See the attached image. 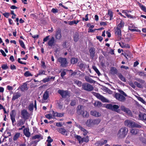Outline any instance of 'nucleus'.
I'll return each mask as SVG.
<instances>
[{
	"instance_id": "nucleus-1",
	"label": "nucleus",
	"mask_w": 146,
	"mask_h": 146,
	"mask_svg": "<svg viewBox=\"0 0 146 146\" xmlns=\"http://www.w3.org/2000/svg\"><path fill=\"white\" fill-rule=\"evenodd\" d=\"M124 124L125 126L131 128L141 127V125L129 119L125 120L124 122Z\"/></svg>"
},
{
	"instance_id": "nucleus-2",
	"label": "nucleus",
	"mask_w": 146,
	"mask_h": 146,
	"mask_svg": "<svg viewBox=\"0 0 146 146\" xmlns=\"http://www.w3.org/2000/svg\"><path fill=\"white\" fill-rule=\"evenodd\" d=\"M128 129L125 127H121L118 131L117 135L120 138L125 137L127 134Z\"/></svg>"
},
{
	"instance_id": "nucleus-3",
	"label": "nucleus",
	"mask_w": 146,
	"mask_h": 146,
	"mask_svg": "<svg viewBox=\"0 0 146 146\" xmlns=\"http://www.w3.org/2000/svg\"><path fill=\"white\" fill-rule=\"evenodd\" d=\"M135 80L137 81L134 82L135 84L138 88H143V84H145V81L140 78H135Z\"/></svg>"
},
{
	"instance_id": "nucleus-4",
	"label": "nucleus",
	"mask_w": 146,
	"mask_h": 146,
	"mask_svg": "<svg viewBox=\"0 0 146 146\" xmlns=\"http://www.w3.org/2000/svg\"><path fill=\"white\" fill-rule=\"evenodd\" d=\"M58 93L60 94L62 97L64 98L70 96V92L68 90H59L58 91Z\"/></svg>"
},
{
	"instance_id": "nucleus-5",
	"label": "nucleus",
	"mask_w": 146,
	"mask_h": 146,
	"mask_svg": "<svg viewBox=\"0 0 146 146\" xmlns=\"http://www.w3.org/2000/svg\"><path fill=\"white\" fill-rule=\"evenodd\" d=\"M106 108H107L111 110L117 112H119L120 110L118 109L119 108V106L116 105H112L111 104H107L106 105Z\"/></svg>"
},
{
	"instance_id": "nucleus-6",
	"label": "nucleus",
	"mask_w": 146,
	"mask_h": 146,
	"mask_svg": "<svg viewBox=\"0 0 146 146\" xmlns=\"http://www.w3.org/2000/svg\"><path fill=\"white\" fill-rule=\"evenodd\" d=\"M58 61L60 64L61 67H64L67 66L68 63L66 58L60 57L58 58Z\"/></svg>"
},
{
	"instance_id": "nucleus-7",
	"label": "nucleus",
	"mask_w": 146,
	"mask_h": 146,
	"mask_svg": "<svg viewBox=\"0 0 146 146\" xmlns=\"http://www.w3.org/2000/svg\"><path fill=\"white\" fill-rule=\"evenodd\" d=\"M16 114V111L14 110H12L10 113V119L12 121V125L13 126H15L16 124V122L15 119Z\"/></svg>"
},
{
	"instance_id": "nucleus-8",
	"label": "nucleus",
	"mask_w": 146,
	"mask_h": 146,
	"mask_svg": "<svg viewBox=\"0 0 146 146\" xmlns=\"http://www.w3.org/2000/svg\"><path fill=\"white\" fill-rule=\"evenodd\" d=\"M21 115L22 116V118L25 120L28 119L30 117L29 113L28 112L27 110L25 109L21 111Z\"/></svg>"
},
{
	"instance_id": "nucleus-9",
	"label": "nucleus",
	"mask_w": 146,
	"mask_h": 146,
	"mask_svg": "<svg viewBox=\"0 0 146 146\" xmlns=\"http://www.w3.org/2000/svg\"><path fill=\"white\" fill-rule=\"evenodd\" d=\"M120 109L121 110L126 113L128 115L131 116H132V113L129 108H126L123 105H121L120 107Z\"/></svg>"
},
{
	"instance_id": "nucleus-10",
	"label": "nucleus",
	"mask_w": 146,
	"mask_h": 146,
	"mask_svg": "<svg viewBox=\"0 0 146 146\" xmlns=\"http://www.w3.org/2000/svg\"><path fill=\"white\" fill-rule=\"evenodd\" d=\"M49 98V92L46 90L43 95L41 103H42L48 102L47 100Z\"/></svg>"
},
{
	"instance_id": "nucleus-11",
	"label": "nucleus",
	"mask_w": 146,
	"mask_h": 146,
	"mask_svg": "<svg viewBox=\"0 0 146 146\" xmlns=\"http://www.w3.org/2000/svg\"><path fill=\"white\" fill-rule=\"evenodd\" d=\"M82 88L84 90L88 91H91L94 88L92 86L88 83L84 84L82 85Z\"/></svg>"
},
{
	"instance_id": "nucleus-12",
	"label": "nucleus",
	"mask_w": 146,
	"mask_h": 146,
	"mask_svg": "<svg viewBox=\"0 0 146 146\" xmlns=\"http://www.w3.org/2000/svg\"><path fill=\"white\" fill-rule=\"evenodd\" d=\"M115 97L119 101L123 102H124L126 100V98L124 96L119 93L115 94Z\"/></svg>"
},
{
	"instance_id": "nucleus-13",
	"label": "nucleus",
	"mask_w": 146,
	"mask_h": 146,
	"mask_svg": "<svg viewBox=\"0 0 146 146\" xmlns=\"http://www.w3.org/2000/svg\"><path fill=\"white\" fill-rule=\"evenodd\" d=\"M94 95L103 102H108V100L107 99L98 93H95Z\"/></svg>"
},
{
	"instance_id": "nucleus-14",
	"label": "nucleus",
	"mask_w": 146,
	"mask_h": 146,
	"mask_svg": "<svg viewBox=\"0 0 146 146\" xmlns=\"http://www.w3.org/2000/svg\"><path fill=\"white\" fill-rule=\"evenodd\" d=\"M55 36L56 39L60 40L62 36L61 34V30L60 28H58L56 30Z\"/></svg>"
},
{
	"instance_id": "nucleus-15",
	"label": "nucleus",
	"mask_w": 146,
	"mask_h": 146,
	"mask_svg": "<svg viewBox=\"0 0 146 146\" xmlns=\"http://www.w3.org/2000/svg\"><path fill=\"white\" fill-rule=\"evenodd\" d=\"M55 40L53 36H52L49 39L48 42V45L51 47L54 46L55 44Z\"/></svg>"
},
{
	"instance_id": "nucleus-16",
	"label": "nucleus",
	"mask_w": 146,
	"mask_h": 146,
	"mask_svg": "<svg viewBox=\"0 0 146 146\" xmlns=\"http://www.w3.org/2000/svg\"><path fill=\"white\" fill-rule=\"evenodd\" d=\"M85 107L83 106L79 105L78 106L77 109V112L78 115H81L85 110Z\"/></svg>"
},
{
	"instance_id": "nucleus-17",
	"label": "nucleus",
	"mask_w": 146,
	"mask_h": 146,
	"mask_svg": "<svg viewBox=\"0 0 146 146\" xmlns=\"http://www.w3.org/2000/svg\"><path fill=\"white\" fill-rule=\"evenodd\" d=\"M107 142V140H104L103 139H101L99 141H97L95 143V145L96 146L102 145L106 143Z\"/></svg>"
},
{
	"instance_id": "nucleus-18",
	"label": "nucleus",
	"mask_w": 146,
	"mask_h": 146,
	"mask_svg": "<svg viewBox=\"0 0 146 146\" xmlns=\"http://www.w3.org/2000/svg\"><path fill=\"white\" fill-rule=\"evenodd\" d=\"M23 133L27 137H29L31 136V133L29 132V129L28 128H26L24 129Z\"/></svg>"
},
{
	"instance_id": "nucleus-19",
	"label": "nucleus",
	"mask_w": 146,
	"mask_h": 146,
	"mask_svg": "<svg viewBox=\"0 0 146 146\" xmlns=\"http://www.w3.org/2000/svg\"><path fill=\"white\" fill-rule=\"evenodd\" d=\"M20 90L22 92H25L28 89L27 86V84L26 82L23 83V85L20 87Z\"/></svg>"
},
{
	"instance_id": "nucleus-20",
	"label": "nucleus",
	"mask_w": 146,
	"mask_h": 146,
	"mask_svg": "<svg viewBox=\"0 0 146 146\" xmlns=\"http://www.w3.org/2000/svg\"><path fill=\"white\" fill-rule=\"evenodd\" d=\"M21 96V94L19 92L15 93L13 94V97L12 99V101H13L18 98Z\"/></svg>"
},
{
	"instance_id": "nucleus-21",
	"label": "nucleus",
	"mask_w": 146,
	"mask_h": 146,
	"mask_svg": "<svg viewBox=\"0 0 146 146\" xmlns=\"http://www.w3.org/2000/svg\"><path fill=\"white\" fill-rule=\"evenodd\" d=\"M85 79L87 82L91 84H94L96 82V81L93 80L90 77L88 76H85Z\"/></svg>"
},
{
	"instance_id": "nucleus-22",
	"label": "nucleus",
	"mask_w": 146,
	"mask_h": 146,
	"mask_svg": "<svg viewBox=\"0 0 146 146\" xmlns=\"http://www.w3.org/2000/svg\"><path fill=\"white\" fill-rule=\"evenodd\" d=\"M90 114L95 117H98L101 116V114L100 113L96 111H92L90 112Z\"/></svg>"
},
{
	"instance_id": "nucleus-23",
	"label": "nucleus",
	"mask_w": 146,
	"mask_h": 146,
	"mask_svg": "<svg viewBox=\"0 0 146 146\" xmlns=\"http://www.w3.org/2000/svg\"><path fill=\"white\" fill-rule=\"evenodd\" d=\"M119 44L122 48H130V46L128 44H126L124 42H119Z\"/></svg>"
},
{
	"instance_id": "nucleus-24",
	"label": "nucleus",
	"mask_w": 146,
	"mask_h": 146,
	"mask_svg": "<svg viewBox=\"0 0 146 146\" xmlns=\"http://www.w3.org/2000/svg\"><path fill=\"white\" fill-rule=\"evenodd\" d=\"M139 119L146 121V114L140 113L139 114Z\"/></svg>"
},
{
	"instance_id": "nucleus-25",
	"label": "nucleus",
	"mask_w": 146,
	"mask_h": 146,
	"mask_svg": "<svg viewBox=\"0 0 146 146\" xmlns=\"http://www.w3.org/2000/svg\"><path fill=\"white\" fill-rule=\"evenodd\" d=\"M95 49L92 48H91L89 50L90 56L92 58H93L94 56Z\"/></svg>"
},
{
	"instance_id": "nucleus-26",
	"label": "nucleus",
	"mask_w": 146,
	"mask_h": 146,
	"mask_svg": "<svg viewBox=\"0 0 146 146\" xmlns=\"http://www.w3.org/2000/svg\"><path fill=\"white\" fill-rule=\"evenodd\" d=\"M58 131L63 135H64L66 132V129L63 128H60L57 129Z\"/></svg>"
},
{
	"instance_id": "nucleus-27",
	"label": "nucleus",
	"mask_w": 146,
	"mask_h": 146,
	"mask_svg": "<svg viewBox=\"0 0 146 146\" xmlns=\"http://www.w3.org/2000/svg\"><path fill=\"white\" fill-rule=\"evenodd\" d=\"M25 120L24 121L22 119H20L17 121V126L18 127L23 125L25 123Z\"/></svg>"
},
{
	"instance_id": "nucleus-28",
	"label": "nucleus",
	"mask_w": 146,
	"mask_h": 146,
	"mask_svg": "<svg viewBox=\"0 0 146 146\" xmlns=\"http://www.w3.org/2000/svg\"><path fill=\"white\" fill-rule=\"evenodd\" d=\"M75 137L78 141L80 143H82L83 142V138H82L80 136L76 135Z\"/></svg>"
},
{
	"instance_id": "nucleus-29",
	"label": "nucleus",
	"mask_w": 146,
	"mask_h": 146,
	"mask_svg": "<svg viewBox=\"0 0 146 146\" xmlns=\"http://www.w3.org/2000/svg\"><path fill=\"white\" fill-rule=\"evenodd\" d=\"M92 119H89L87 121L86 124L88 127H91L93 125Z\"/></svg>"
},
{
	"instance_id": "nucleus-30",
	"label": "nucleus",
	"mask_w": 146,
	"mask_h": 146,
	"mask_svg": "<svg viewBox=\"0 0 146 146\" xmlns=\"http://www.w3.org/2000/svg\"><path fill=\"white\" fill-rule=\"evenodd\" d=\"M101 120L99 119H97L92 120L93 125H98L100 122Z\"/></svg>"
},
{
	"instance_id": "nucleus-31",
	"label": "nucleus",
	"mask_w": 146,
	"mask_h": 146,
	"mask_svg": "<svg viewBox=\"0 0 146 146\" xmlns=\"http://www.w3.org/2000/svg\"><path fill=\"white\" fill-rule=\"evenodd\" d=\"M117 76L121 81L124 82H126V80L125 78L123 76L121 73L118 74Z\"/></svg>"
},
{
	"instance_id": "nucleus-32",
	"label": "nucleus",
	"mask_w": 146,
	"mask_h": 146,
	"mask_svg": "<svg viewBox=\"0 0 146 146\" xmlns=\"http://www.w3.org/2000/svg\"><path fill=\"white\" fill-rule=\"evenodd\" d=\"M115 34L116 35H117L119 37H120L121 36V30L118 27H117Z\"/></svg>"
},
{
	"instance_id": "nucleus-33",
	"label": "nucleus",
	"mask_w": 146,
	"mask_h": 146,
	"mask_svg": "<svg viewBox=\"0 0 146 146\" xmlns=\"http://www.w3.org/2000/svg\"><path fill=\"white\" fill-rule=\"evenodd\" d=\"M79 127L80 129L82 131L83 134L84 135H86L87 134L88 132L86 130L80 125L79 126Z\"/></svg>"
},
{
	"instance_id": "nucleus-34",
	"label": "nucleus",
	"mask_w": 146,
	"mask_h": 146,
	"mask_svg": "<svg viewBox=\"0 0 146 146\" xmlns=\"http://www.w3.org/2000/svg\"><path fill=\"white\" fill-rule=\"evenodd\" d=\"M110 72L113 74H116L117 72V70L115 67H112L110 70Z\"/></svg>"
},
{
	"instance_id": "nucleus-35",
	"label": "nucleus",
	"mask_w": 146,
	"mask_h": 146,
	"mask_svg": "<svg viewBox=\"0 0 146 146\" xmlns=\"http://www.w3.org/2000/svg\"><path fill=\"white\" fill-rule=\"evenodd\" d=\"M53 115L54 116H56L57 117H61L64 116V113H58V112H56L55 113H54V114Z\"/></svg>"
},
{
	"instance_id": "nucleus-36",
	"label": "nucleus",
	"mask_w": 146,
	"mask_h": 146,
	"mask_svg": "<svg viewBox=\"0 0 146 146\" xmlns=\"http://www.w3.org/2000/svg\"><path fill=\"white\" fill-rule=\"evenodd\" d=\"M34 108V105L33 102L31 103L28 106L29 110L30 111H33Z\"/></svg>"
},
{
	"instance_id": "nucleus-37",
	"label": "nucleus",
	"mask_w": 146,
	"mask_h": 146,
	"mask_svg": "<svg viewBox=\"0 0 146 146\" xmlns=\"http://www.w3.org/2000/svg\"><path fill=\"white\" fill-rule=\"evenodd\" d=\"M81 115L83 117H88L89 116V113L86 110L84 111Z\"/></svg>"
},
{
	"instance_id": "nucleus-38",
	"label": "nucleus",
	"mask_w": 146,
	"mask_h": 146,
	"mask_svg": "<svg viewBox=\"0 0 146 146\" xmlns=\"http://www.w3.org/2000/svg\"><path fill=\"white\" fill-rule=\"evenodd\" d=\"M130 132L133 135H135L138 133V131L137 129H132L130 130Z\"/></svg>"
},
{
	"instance_id": "nucleus-39",
	"label": "nucleus",
	"mask_w": 146,
	"mask_h": 146,
	"mask_svg": "<svg viewBox=\"0 0 146 146\" xmlns=\"http://www.w3.org/2000/svg\"><path fill=\"white\" fill-rule=\"evenodd\" d=\"M118 22L119 23V21L120 22V23H119L118 25V27H119L120 28H121L123 27L124 23L123 21H122L121 19H118Z\"/></svg>"
},
{
	"instance_id": "nucleus-40",
	"label": "nucleus",
	"mask_w": 146,
	"mask_h": 146,
	"mask_svg": "<svg viewBox=\"0 0 146 146\" xmlns=\"http://www.w3.org/2000/svg\"><path fill=\"white\" fill-rule=\"evenodd\" d=\"M24 76L26 77L32 76L33 75L29 71H26L24 74Z\"/></svg>"
},
{
	"instance_id": "nucleus-41",
	"label": "nucleus",
	"mask_w": 146,
	"mask_h": 146,
	"mask_svg": "<svg viewBox=\"0 0 146 146\" xmlns=\"http://www.w3.org/2000/svg\"><path fill=\"white\" fill-rule=\"evenodd\" d=\"M94 105L95 107H101L102 105V103L99 101L96 102L94 103Z\"/></svg>"
},
{
	"instance_id": "nucleus-42",
	"label": "nucleus",
	"mask_w": 146,
	"mask_h": 146,
	"mask_svg": "<svg viewBox=\"0 0 146 146\" xmlns=\"http://www.w3.org/2000/svg\"><path fill=\"white\" fill-rule=\"evenodd\" d=\"M19 41L21 46L24 49H25L26 48L23 41L21 40H19Z\"/></svg>"
},
{
	"instance_id": "nucleus-43",
	"label": "nucleus",
	"mask_w": 146,
	"mask_h": 146,
	"mask_svg": "<svg viewBox=\"0 0 146 146\" xmlns=\"http://www.w3.org/2000/svg\"><path fill=\"white\" fill-rule=\"evenodd\" d=\"M20 135V133H16L13 137V140L14 141H16L18 139Z\"/></svg>"
},
{
	"instance_id": "nucleus-44",
	"label": "nucleus",
	"mask_w": 146,
	"mask_h": 146,
	"mask_svg": "<svg viewBox=\"0 0 146 146\" xmlns=\"http://www.w3.org/2000/svg\"><path fill=\"white\" fill-rule=\"evenodd\" d=\"M42 74H45V72L43 70H40L38 71V73L37 74V76L40 75Z\"/></svg>"
},
{
	"instance_id": "nucleus-45",
	"label": "nucleus",
	"mask_w": 146,
	"mask_h": 146,
	"mask_svg": "<svg viewBox=\"0 0 146 146\" xmlns=\"http://www.w3.org/2000/svg\"><path fill=\"white\" fill-rule=\"evenodd\" d=\"M41 137V135L40 134L36 135L34 136H33L32 137V139H39Z\"/></svg>"
},
{
	"instance_id": "nucleus-46",
	"label": "nucleus",
	"mask_w": 146,
	"mask_h": 146,
	"mask_svg": "<svg viewBox=\"0 0 146 146\" xmlns=\"http://www.w3.org/2000/svg\"><path fill=\"white\" fill-rule=\"evenodd\" d=\"M137 98L139 100L141 101L143 104H146V102L142 98L139 96H137Z\"/></svg>"
},
{
	"instance_id": "nucleus-47",
	"label": "nucleus",
	"mask_w": 146,
	"mask_h": 146,
	"mask_svg": "<svg viewBox=\"0 0 146 146\" xmlns=\"http://www.w3.org/2000/svg\"><path fill=\"white\" fill-rule=\"evenodd\" d=\"M108 14L110 15V20H111L112 18L113 17L112 12L110 10H109L108 11Z\"/></svg>"
},
{
	"instance_id": "nucleus-48",
	"label": "nucleus",
	"mask_w": 146,
	"mask_h": 146,
	"mask_svg": "<svg viewBox=\"0 0 146 146\" xmlns=\"http://www.w3.org/2000/svg\"><path fill=\"white\" fill-rule=\"evenodd\" d=\"M79 35L78 33H76L75 35L74 40L75 42H77L78 40Z\"/></svg>"
},
{
	"instance_id": "nucleus-49",
	"label": "nucleus",
	"mask_w": 146,
	"mask_h": 146,
	"mask_svg": "<svg viewBox=\"0 0 146 146\" xmlns=\"http://www.w3.org/2000/svg\"><path fill=\"white\" fill-rule=\"evenodd\" d=\"M41 66L42 67V68L44 69H46V65L45 62L43 61H41Z\"/></svg>"
},
{
	"instance_id": "nucleus-50",
	"label": "nucleus",
	"mask_w": 146,
	"mask_h": 146,
	"mask_svg": "<svg viewBox=\"0 0 146 146\" xmlns=\"http://www.w3.org/2000/svg\"><path fill=\"white\" fill-rule=\"evenodd\" d=\"M83 142H84L86 143H88L89 141V137L88 136L83 137Z\"/></svg>"
},
{
	"instance_id": "nucleus-51",
	"label": "nucleus",
	"mask_w": 146,
	"mask_h": 146,
	"mask_svg": "<svg viewBox=\"0 0 146 146\" xmlns=\"http://www.w3.org/2000/svg\"><path fill=\"white\" fill-rule=\"evenodd\" d=\"M92 67L93 68L94 70L98 74V75H99L100 74V73L96 66H93Z\"/></svg>"
},
{
	"instance_id": "nucleus-52",
	"label": "nucleus",
	"mask_w": 146,
	"mask_h": 146,
	"mask_svg": "<svg viewBox=\"0 0 146 146\" xmlns=\"http://www.w3.org/2000/svg\"><path fill=\"white\" fill-rule=\"evenodd\" d=\"M125 54L124 55H126L128 57L131 58V54L129 51H126L125 52H124Z\"/></svg>"
},
{
	"instance_id": "nucleus-53",
	"label": "nucleus",
	"mask_w": 146,
	"mask_h": 146,
	"mask_svg": "<svg viewBox=\"0 0 146 146\" xmlns=\"http://www.w3.org/2000/svg\"><path fill=\"white\" fill-rule=\"evenodd\" d=\"M127 12H129V11H127V12L125 10H123L122 11V13L125 14V15L128 17V18H131L132 17L129 15L127 13Z\"/></svg>"
},
{
	"instance_id": "nucleus-54",
	"label": "nucleus",
	"mask_w": 146,
	"mask_h": 146,
	"mask_svg": "<svg viewBox=\"0 0 146 146\" xmlns=\"http://www.w3.org/2000/svg\"><path fill=\"white\" fill-rule=\"evenodd\" d=\"M1 68L3 70H6L9 68L7 64H3L1 66Z\"/></svg>"
},
{
	"instance_id": "nucleus-55",
	"label": "nucleus",
	"mask_w": 146,
	"mask_h": 146,
	"mask_svg": "<svg viewBox=\"0 0 146 146\" xmlns=\"http://www.w3.org/2000/svg\"><path fill=\"white\" fill-rule=\"evenodd\" d=\"M74 83L79 86H80L82 85V83L78 80H75Z\"/></svg>"
},
{
	"instance_id": "nucleus-56",
	"label": "nucleus",
	"mask_w": 146,
	"mask_h": 146,
	"mask_svg": "<svg viewBox=\"0 0 146 146\" xmlns=\"http://www.w3.org/2000/svg\"><path fill=\"white\" fill-rule=\"evenodd\" d=\"M53 139H51L50 137V136H48V137L47 140H46V142H47L49 143H51L53 141Z\"/></svg>"
},
{
	"instance_id": "nucleus-57",
	"label": "nucleus",
	"mask_w": 146,
	"mask_h": 146,
	"mask_svg": "<svg viewBox=\"0 0 146 146\" xmlns=\"http://www.w3.org/2000/svg\"><path fill=\"white\" fill-rule=\"evenodd\" d=\"M46 117L48 119H50L52 118V115L51 114H48L45 115Z\"/></svg>"
},
{
	"instance_id": "nucleus-58",
	"label": "nucleus",
	"mask_w": 146,
	"mask_h": 146,
	"mask_svg": "<svg viewBox=\"0 0 146 146\" xmlns=\"http://www.w3.org/2000/svg\"><path fill=\"white\" fill-rule=\"evenodd\" d=\"M49 35L47 36L43 39V44L44 43V42H46L48 41V40L49 39Z\"/></svg>"
},
{
	"instance_id": "nucleus-59",
	"label": "nucleus",
	"mask_w": 146,
	"mask_h": 146,
	"mask_svg": "<svg viewBox=\"0 0 146 146\" xmlns=\"http://www.w3.org/2000/svg\"><path fill=\"white\" fill-rule=\"evenodd\" d=\"M42 81L44 83H46L49 82V77L44 78Z\"/></svg>"
},
{
	"instance_id": "nucleus-60",
	"label": "nucleus",
	"mask_w": 146,
	"mask_h": 146,
	"mask_svg": "<svg viewBox=\"0 0 146 146\" xmlns=\"http://www.w3.org/2000/svg\"><path fill=\"white\" fill-rule=\"evenodd\" d=\"M119 92L120 93L123 95L124 96L126 97L127 96V95L122 90H118Z\"/></svg>"
},
{
	"instance_id": "nucleus-61",
	"label": "nucleus",
	"mask_w": 146,
	"mask_h": 146,
	"mask_svg": "<svg viewBox=\"0 0 146 146\" xmlns=\"http://www.w3.org/2000/svg\"><path fill=\"white\" fill-rule=\"evenodd\" d=\"M18 61L19 63L21 64H24V65H26V63L25 62H23L22 61H21V58H18Z\"/></svg>"
},
{
	"instance_id": "nucleus-62",
	"label": "nucleus",
	"mask_w": 146,
	"mask_h": 146,
	"mask_svg": "<svg viewBox=\"0 0 146 146\" xmlns=\"http://www.w3.org/2000/svg\"><path fill=\"white\" fill-rule=\"evenodd\" d=\"M4 16L6 18H8L9 15V13H5L3 14Z\"/></svg>"
},
{
	"instance_id": "nucleus-63",
	"label": "nucleus",
	"mask_w": 146,
	"mask_h": 146,
	"mask_svg": "<svg viewBox=\"0 0 146 146\" xmlns=\"http://www.w3.org/2000/svg\"><path fill=\"white\" fill-rule=\"evenodd\" d=\"M138 75L140 76H145L146 74L144 72H138Z\"/></svg>"
},
{
	"instance_id": "nucleus-64",
	"label": "nucleus",
	"mask_w": 146,
	"mask_h": 146,
	"mask_svg": "<svg viewBox=\"0 0 146 146\" xmlns=\"http://www.w3.org/2000/svg\"><path fill=\"white\" fill-rule=\"evenodd\" d=\"M58 11V10L57 9L55 8H52L51 11V12L54 13H57Z\"/></svg>"
}]
</instances>
